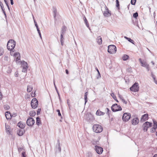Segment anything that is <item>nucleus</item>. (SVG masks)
<instances>
[{
  "label": "nucleus",
  "instance_id": "25",
  "mask_svg": "<svg viewBox=\"0 0 157 157\" xmlns=\"http://www.w3.org/2000/svg\"><path fill=\"white\" fill-rule=\"evenodd\" d=\"M63 35L64 34H60V41L61 43V44L62 46L63 45L64 43V38L63 37Z\"/></svg>",
  "mask_w": 157,
  "mask_h": 157
},
{
  "label": "nucleus",
  "instance_id": "37",
  "mask_svg": "<svg viewBox=\"0 0 157 157\" xmlns=\"http://www.w3.org/2000/svg\"><path fill=\"white\" fill-rule=\"evenodd\" d=\"M133 16L134 17L136 18L138 16V13L137 12L134 13Z\"/></svg>",
  "mask_w": 157,
  "mask_h": 157
},
{
  "label": "nucleus",
  "instance_id": "46",
  "mask_svg": "<svg viewBox=\"0 0 157 157\" xmlns=\"http://www.w3.org/2000/svg\"><path fill=\"white\" fill-rule=\"evenodd\" d=\"M56 111L58 113V115L59 116H61V114L60 113V110L59 109H57L56 110Z\"/></svg>",
  "mask_w": 157,
  "mask_h": 157
},
{
  "label": "nucleus",
  "instance_id": "44",
  "mask_svg": "<svg viewBox=\"0 0 157 157\" xmlns=\"http://www.w3.org/2000/svg\"><path fill=\"white\" fill-rule=\"evenodd\" d=\"M151 76L153 78L154 80H155L156 79L155 76L152 74V72L151 74Z\"/></svg>",
  "mask_w": 157,
  "mask_h": 157
},
{
  "label": "nucleus",
  "instance_id": "13",
  "mask_svg": "<svg viewBox=\"0 0 157 157\" xmlns=\"http://www.w3.org/2000/svg\"><path fill=\"white\" fill-rule=\"evenodd\" d=\"M139 120L137 117L134 118L132 119V124L135 125L137 124L139 122Z\"/></svg>",
  "mask_w": 157,
  "mask_h": 157
},
{
  "label": "nucleus",
  "instance_id": "16",
  "mask_svg": "<svg viewBox=\"0 0 157 157\" xmlns=\"http://www.w3.org/2000/svg\"><path fill=\"white\" fill-rule=\"evenodd\" d=\"M26 125L25 123H22V122L20 121L17 124V126L21 129H24Z\"/></svg>",
  "mask_w": 157,
  "mask_h": 157
},
{
  "label": "nucleus",
  "instance_id": "33",
  "mask_svg": "<svg viewBox=\"0 0 157 157\" xmlns=\"http://www.w3.org/2000/svg\"><path fill=\"white\" fill-rule=\"evenodd\" d=\"M141 66L144 67H146L147 65H148L147 63L145 62H143L141 63Z\"/></svg>",
  "mask_w": 157,
  "mask_h": 157
},
{
  "label": "nucleus",
  "instance_id": "31",
  "mask_svg": "<svg viewBox=\"0 0 157 157\" xmlns=\"http://www.w3.org/2000/svg\"><path fill=\"white\" fill-rule=\"evenodd\" d=\"M36 115V112L34 111H31L29 112V115L31 116H34Z\"/></svg>",
  "mask_w": 157,
  "mask_h": 157
},
{
  "label": "nucleus",
  "instance_id": "54",
  "mask_svg": "<svg viewBox=\"0 0 157 157\" xmlns=\"http://www.w3.org/2000/svg\"><path fill=\"white\" fill-rule=\"evenodd\" d=\"M106 109L107 110V113L109 114V113L111 112V111L109 110V109L108 108H106Z\"/></svg>",
  "mask_w": 157,
  "mask_h": 157
},
{
  "label": "nucleus",
  "instance_id": "42",
  "mask_svg": "<svg viewBox=\"0 0 157 157\" xmlns=\"http://www.w3.org/2000/svg\"><path fill=\"white\" fill-rule=\"evenodd\" d=\"M14 56L17 57L18 56H20V53L18 52H16L14 54Z\"/></svg>",
  "mask_w": 157,
  "mask_h": 157
},
{
  "label": "nucleus",
  "instance_id": "36",
  "mask_svg": "<svg viewBox=\"0 0 157 157\" xmlns=\"http://www.w3.org/2000/svg\"><path fill=\"white\" fill-rule=\"evenodd\" d=\"M95 69L97 70V72H98V76L97 78H100L101 77L100 74V72H99L98 70V69L97 68V67H96L95 68Z\"/></svg>",
  "mask_w": 157,
  "mask_h": 157
},
{
  "label": "nucleus",
  "instance_id": "30",
  "mask_svg": "<svg viewBox=\"0 0 157 157\" xmlns=\"http://www.w3.org/2000/svg\"><path fill=\"white\" fill-rule=\"evenodd\" d=\"M84 21L86 26L88 28H89V23H88V22L87 20L86 19V17H84Z\"/></svg>",
  "mask_w": 157,
  "mask_h": 157
},
{
  "label": "nucleus",
  "instance_id": "5",
  "mask_svg": "<svg viewBox=\"0 0 157 157\" xmlns=\"http://www.w3.org/2000/svg\"><path fill=\"white\" fill-rule=\"evenodd\" d=\"M130 89L131 91L135 92L139 91V87L138 83L137 82H135L130 88Z\"/></svg>",
  "mask_w": 157,
  "mask_h": 157
},
{
  "label": "nucleus",
  "instance_id": "3",
  "mask_svg": "<svg viewBox=\"0 0 157 157\" xmlns=\"http://www.w3.org/2000/svg\"><path fill=\"white\" fill-rule=\"evenodd\" d=\"M117 51V48L116 46L113 45H110L108 46V52L110 54L115 53Z\"/></svg>",
  "mask_w": 157,
  "mask_h": 157
},
{
  "label": "nucleus",
  "instance_id": "2",
  "mask_svg": "<svg viewBox=\"0 0 157 157\" xmlns=\"http://www.w3.org/2000/svg\"><path fill=\"white\" fill-rule=\"evenodd\" d=\"M93 130L96 133H100L101 132L103 129L102 126L98 124H95L93 127Z\"/></svg>",
  "mask_w": 157,
  "mask_h": 157
},
{
  "label": "nucleus",
  "instance_id": "12",
  "mask_svg": "<svg viewBox=\"0 0 157 157\" xmlns=\"http://www.w3.org/2000/svg\"><path fill=\"white\" fill-rule=\"evenodd\" d=\"M148 114H144L142 116L140 121L144 122L148 119Z\"/></svg>",
  "mask_w": 157,
  "mask_h": 157
},
{
  "label": "nucleus",
  "instance_id": "22",
  "mask_svg": "<svg viewBox=\"0 0 157 157\" xmlns=\"http://www.w3.org/2000/svg\"><path fill=\"white\" fill-rule=\"evenodd\" d=\"M96 113L97 115L101 116L104 115L105 113L101 111L99 109H98Z\"/></svg>",
  "mask_w": 157,
  "mask_h": 157
},
{
  "label": "nucleus",
  "instance_id": "60",
  "mask_svg": "<svg viewBox=\"0 0 157 157\" xmlns=\"http://www.w3.org/2000/svg\"><path fill=\"white\" fill-rule=\"evenodd\" d=\"M35 26H36L37 30H38V29H39V28H38V25L37 24V23H36L35 24Z\"/></svg>",
  "mask_w": 157,
  "mask_h": 157
},
{
  "label": "nucleus",
  "instance_id": "8",
  "mask_svg": "<svg viewBox=\"0 0 157 157\" xmlns=\"http://www.w3.org/2000/svg\"><path fill=\"white\" fill-rule=\"evenodd\" d=\"M152 123L148 121L144 123L143 125V129L144 131H147V129L152 126Z\"/></svg>",
  "mask_w": 157,
  "mask_h": 157
},
{
  "label": "nucleus",
  "instance_id": "17",
  "mask_svg": "<svg viewBox=\"0 0 157 157\" xmlns=\"http://www.w3.org/2000/svg\"><path fill=\"white\" fill-rule=\"evenodd\" d=\"M56 151H58L60 152L61 151V148L60 146V142L59 140H58V143L56 145Z\"/></svg>",
  "mask_w": 157,
  "mask_h": 157
},
{
  "label": "nucleus",
  "instance_id": "1",
  "mask_svg": "<svg viewBox=\"0 0 157 157\" xmlns=\"http://www.w3.org/2000/svg\"><path fill=\"white\" fill-rule=\"evenodd\" d=\"M15 45L16 42L13 40H10L7 43V48L9 50H12L15 48Z\"/></svg>",
  "mask_w": 157,
  "mask_h": 157
},
{
  "label": "nucleus",
  "instance_id": "23",
  "mask_svg": "<svg viewBox=\"0 0 157 157\" xmlns=\"http://www.w3.org/2000/svg\"><path fill=\"white\" fill-rule=\"evenodd\" d=\"M5 127L6 132H7L8 134H10V126L7 125L6 124H5Z\"/></svg>",
  "mask_w": 157,
  "mask_h": 157
},
{
  "label": "nucleus",
  "instance_id": "57",
  "mask_svg": "<svg viewBox=\"0 0 157 157\" xmlns=\"http://www.w3.org/2000/svg\"><path fill=\"white\" fill-rule=\"evenodd\" d=\"M153 124H153V126H154L155 125H157V122L155 121H153Z\"/></svg>",
  "mask_w": 157,
  "mask_h": 157
},
{
  "label": "nucleus",
  "instance_id": "41",
  "mask_svg": "<svg viewBox=\"0 0 157 157\" xmlns=\"http://www.w3.org/2000/svg\"><path fill=\"white\" fill-rule=\"evenodd\" d=\"M87 95H84V100H85V104H86V103L87 101Z\"/></svg>",
  "mask_w": 157,
  "mask_h": 157
},
{
  "label": "nucleus",
  "instance_id": "61",
  "mask_svg": "<svg viewBox=\"0 0 157 157\" xmlns=\"http://www.w3.org/2000/svg\"><path fill=\"white\" fill-rule=\"evenodd\" d=\"M4 59L7 61L8 60V57L7 56H6L4 57Z\"/></svg>",
  "mask_w": 157,
  "mask_h": 157
},
{
  "label": "nucleus",
  "instance_id": "6",
  "mask_svg": "<svg viewBox=\"0 0 157 157\" xmlns=\"http://www.w3.org/2000/svg\"><path fill=\"white\" fill-rule=\"evenodd\" d=\"M32 107L34 109L36 108L38 105V102L36 98H33L31 103Z\"/></svg>",
  "mask_w": 157,
  "mask_h": 157
},
{
  "label": "nucleus",
  "instance_id": "53",
  "mask_svg": "<svg viewBox=\"0 0 157 157\" xmlns=\"http://www.w3.org/2000/svg\"><path fill=\"white\" fill-rule=\"evenodd\" d=\"M146 69H147V71H148L149 70V65H147V66H146Z\"/></svg>",
  "mask_w": 157,
  "mask_h": 157
},
{
  "label": "nucleus",
  "instance_id": "9",
  "mask_svg": "<svg viewBox=\"0 0 157 157\" xmlns=\"http://www.w3.org/2000/svg\"><path fill=\"white\" fill-rule=\"evenodd\" d=\"M35 120L32 117H29L27 119L26 124L29 126H32L35 123Z\"/></svg>",
  "mask_w": 157,
  "mask_h": 157
},
{
  "label": "nucleus",
  "instance_id": "21",
  "mask_svg": "<svg viewBox=\"0 0 157 157\" xmlns=\"http://www.w3.org/2000/svg\"><path fill=\"white\" fill-rule=\"evenodd\" d=\"M53 12L54 17L55 19L56 18V14L57 12L56 8V7H54L53 8Z\"/></svg>",
  "mask_w": 157,
  "mask_h": 157
},
{
  "label": "nucleus",
  "instance_id": "64",
  "mask_svg": "<svg viewBox=\"0 0 157 157\" xmlns=\"http://www.w3.org/2000/svg\"><path fill=\"white\" fill-rule=\"evenodd\" d=\"M10 3H11V5H13V0L10 1Z\"/></svg>",
  "mask_w": 157,
  "mask_h": 157
},
{
  "label": "nucleus",
  "instance_id": "34",
  "mask_svg": "<svg viewBox=\"0 0 157 157\" xmlns=\"http://www.w3.org/2000/svg\"><path fill=\"white\" fill-rule=\"evenodd\" d=\"M4 52V50L1 47H0V56L2 55Z\"/></svg>",
  "mask_w": 157,
  "mask_h": 157
},
{
  "label": "nucleus",
  "instance_id": "18",
  "mask_svg": "<svg viewBox=\"0 0 157 157\" xmlns=\"http://www.w3.org/2000/svg\"><path fill=\"white\" fill-rule=\"evenodd\" d=\"M67 29V27L64 25L62 26L61 31V34H64L66 33Z\"/></svg>",
  "mask_w": 157,
  "mask_h": 157
},
{
  "label": "nucleus",
  "instance_id": "47",
  "mask_svg": "<svg viewBox=\"0 0 157 157\" xmlns=\"http://www.w3.org/2000/svg\"><path fill=\"white\" fill-rule=\"evenodd\" d=\"M22 156L23 157H26L25 155V151H23L22 153Z\"/></svg>",
  "mask_w": 157,
  "mask_h": 157
},
{
  "label": "nucleus",
  "instance_id": "51",
  "mask_svg": "<svg viewBox=\"0 0 157 157\" xmlns=\"http://www.w3.org/2000/svg\"><path fill=\"white\" fill-rule=\"evenodd\" d=\"M40 111H41L40 109H38L37 111V115H38L40 114Z\"/></svg>",
  "mask_w": 157,
  "mask_h": 157
},
{
  "label": "nucleus",
  "instance_id": "19",
  "mask_svg": "<svg viewBox=\"0 0 157 157\" xmlns=\"http://www.w3.org/2000/svg\"><path fill=\"white\" fill-rule=\"evenodd\" d=\"M21 66L22 67L28 68V63L27 62L23 61L21 62Z\"/></svg>",
  "mask_w": 157,
  "mask_h": 157
},
{
  "label": "nucleus",
  "instance_id": "58",
  "mask_svg": "<svg viewBox=\"0 0 157 157\" xmlns=\"http://www.w3.org/2000/svg\"><path fill=\"white\" fill-rule=\"evenodd\" d=\"M35 92L34 93H32L31 94V96H32V97H34L35 96Z\"/></svg>",
  "mask_w": 157,
  "mask_h": 157
},
{
  "label": "nucleus",
  "instance_id": "26",
  "mask_svg": "<svg viewBox=\"0 0 157 157\" xmlns=\"http://www.w3.org/2000/svg\"><path fill=\"white\" fill-rule=\"evenodd\" d=\"M119 97L120 98L122 101L125 104H126L127 103V102L123 98V97L120 94H118Z\"/></svg>",
  "mask_w": 157,
  "mask_h": 157
},
{
  "label": "nucleus",
  "instance_id": "50",
  "mask_svg": "<svg viewBox=\"0 0 157 157\" xmlns=\"http://www.w3.org/2000/svg\"><path fill=\"white\" fill-rule=\"evenodd\" d=\"M8 70L7 71V73H11V69L10 68H9V67H8Z\"/></svg>",
  "mask_w": 157,
  "mask_h": 157
},
{
  "label": "nucleus",
  "instance_id": "40",
  "mask_svg": "<svg viewBox=\"0 0 157 157\" xmlns=\"http://www.w3.org/2000/svg\"><path fill=\"white\" fill-rule=\"evenodd\" d=\"M22 72H26L27 71V69L28 68H25V67H22Z\"/></svg>",
  "mask_w": 157,
  "mask_h": 157
},
{
  "label": "nucleus",
  "instance_id": "32",
  "mask_svg": "<svg viewBox=\"0 0 157 157\" xmlns=\"http://www.w3.org/2000/svg\"><path fill=\"white\" fill-rule=\"evenodd\" d=\"M111 95L115 100L117 102H118V101L117 99L116 96L113 93H111Z\"/></svg>",
  "mask_w": 157,
  "mask_h": 157
},
{
  "label": "nucleus",
  "instance_id": "15",
  "mask_svg": "<svg viewBox=\"0 0 157 157\" xmlns=\"http://www.w3.org/2000/svg\"><path fill=\"white\" fill-rule=\"evenodd\" d=\"M5 115L7 119H11L12 117L11 114L9 111L6 112L5 113Z\"/></svg>",
  "mask_w": 157,
  "mask_h": 157
},
{
  "label": "nucleus",
  "instance_id": "52",
  "mask_svg": "<svg viewBox=\"0 0 157 157\" xmlns=\"http://www.w3.org/2000/svg\"><path fill=\"white\" fill-rule=\"evenodd\" d=\"M2 95L1 91H0V100H1L2 98Z\"/></svg>",
  "mask_w": 157,
  "mask_h": 157
},
{
  "label": "nucleus",
  "instance_id": "48",
  "mask_svg": "<svg viewBox=\"0 0 157 157\" xmlns=\"http://www.w3.org/2000/svg\"><path fill=\"white\" fill-rule=\"evenodd\" d=\"M127 71L128 72H131L132 71V69L131 67H129L127 69Z\"/></svg>",
  "mask_w": 157,
  "mask_h": 157
},
{
  "label": "nucleus",
  "instance_id": "35",
  "mask_svg": "<svg viewBox=\"0 0 157 157\" xmlns=\"http://www.w3.org/2000/svg\"><path fill=\"white\" fill-rule=\"evenodd\" d=\"M116 0V6L119 9V6H120V4H119V2L118 1V0Z\"/></svg>",
  "mask_w": 157,
  "mask_h": 157
},
{
  "label": "nucleus",
  "instance_id": "20",
  "mask_svg": "<svg viewBox=\"0 0 157 157\" xmlns=\"http://www.w3.org/2000/svg\"><path fill=\"white\" fill-rule=\"evenodd\" d=\"M99 45H101L102 43V40L101 36H98L96 39Z\"/></svg>",
  "mask_w": 157,
  "mask_h": 157
},
{
  "label": "nucleus",
  "instance_id": "24",
  "mask_svg": "<svg viewBox=\"0 0 157 157\" xmlns=\"http://www.w3.org/2000/svg\"><path fill=\"white\" fill-rule=\"evenodd\" d=\"M157 128V125H155L150 129V132L153 133L156 131V129Z\"/></svg>",
  "mask_w": 157,
  "mask_h": 157
},
{
  "label": "nucleus",
  "instance_id": "10",
  "mask_svg": "<svg viewBox=\"0 0 157 157\" xmlns=\"http://www.w3.org/2000/svg\"><path fill=\"white\" fill-rule=\"evenodd\" d=\"M94 149L97 153L99 154H101L103 151V148L98 146H95Z\"/></svg>",
  "mask_w": 157,
  "mask_h": 157
},
{
  "label": "nucleus",
  "instance_id": "39",
  "mask_svg": "<svg viewBox=\"0 0 157 157\" xmlns=\"http://www.w3.org/2000/svg\"><path fill=\"white\" fill-rule=\"evenodd\" d=\"M136 0H131V3L132 5H135Z\"/></svg>",
  "mask_w": 157,
  "mask_h": 157
},
{
  "label": "nucleus",
  "instance_id": "38",
  "mask_svg": "<svg viewBox=\"0 0 157 157\" xmlns=\"http://www.w3.org/2000/svg\"><path fill=\"white\" fill-rule=\"evenodd\" d=\"M4 108L6 110H8L10 108V107L9 105H4Z\"/></svg>",
  "mask_w": 157,
  "mask_h": 157
},
{
  "label": "nucleus",
  "instance_id": "63",
  "mask_svg": "<svg viewBox=\"0 0 157 157\" xmlns=\"http://www.w3.org/2000/svg\"><path fill=\"white\" fill-rule=\"evenodd\" d=\"M65 72H66V74H69L68 71V70L67 69H66L65 70Z\"/></svg>",
  "mask_w": 157,
  "mask_h": 157
},
{
  "label": "nucleus",
  "instance_id": "62",
  "mask_svg": "<svg viewBox=\"0 0 157 157\" xmlns=\"http://www.w3.org/2000/svg\"><path fill=\"white\" fill-rule=\"evenodd\" d=\"M3 11V12L4 14V15L6 17V13L5 11L4 10H2Z\"/></svg>",
  "mask_w": 157,
  "mask_h": 157
},
{
  "label": "nucleus",
  "instance_id": "56",
  "mask_svg": "<svg viewBox=\"0 0 157 157\" xmlns=\"http://www.w3.org/2000/svg\"><path fill=\"white\" fill-rule=\"evenodd\" d=\"M22 148L21 147H19V148H18V151L19 152L21 151H22Z\"/></svg>",
  "mask_w": 157,
  "mask_h": 157
},
{
  "label": "nucleus",
  "instance_id": "59",
  "mask_svg": "<svg viewBox=\"0 0 157 157\" xmlns=\"http://www.w3.org/2000/svg\"><path fill=\"white\" fill-rule=\"evenodd\" d=\"M4 0L5 2V4H6V6L8 5V2H7V1H6V0Z\"/></svg>",
  "mask_w": 157,
  "mask_h": 157
},
{
  "label": "nucleus",
  "instance_id": "43",
  "mask_svg": "<svg viewBox=\"0 0 157 157\" xmlns=\"http://www.w3.org/2000/svg\"><path fill=\"white\" fill-rule=\"evenodd\" d=\"M127 40L130 42L131 43H132V44H133V42H134V41L132 40L131 38H127Z\"/></svg>",
  "mask_w": 157,
  "mask_h": 157
},
{
  "label": "nucleus",
  "instance_id": "55",
  "mask_svg": "<svg viewBox=\"0 0 157 157\" xmlns=\"http://www.w3.org/2000/svg\"><path fill=\"white\" fill-rule=\"evenodd\" d=\"M0 6H1V7L2 10H5L4 7L3 5V4H2V5H1Z\"/></svg>",
  "mask_w": 157,
  "mask_h": 157
},
{
  "label": "nucleus",
  "instance_id": "49",
  "mask_svg": "<svg viewBox=\"0 0 157 157\" xmlns=\"http://www.w3.org/2000/svg\"><path fill=\"white\" fill-rule=\"evenodd\" d=\"M20 60V56H17L16 59V62H17V61Z\"/></svg>",
  "mask_w": 157,
  "mask_h": 157
},
{
  "label": "nucleus",
  "instance_id": "27",
  "mask_svg": "<svg viewBox=\"0 0 157 157\" xmlns=\"http://www.w3.org/2000/svg\"><path fill=\"white\" fill-rule=\"evenodd\" d=\"M32 89L33 87L32 86L30 85H29L28 86L27 90L28 92H30L32 90Z\"/></svg>",
  "mask_w": 157,
  "mask_h": 157
},
{
  "label": "nucleus",
  "instance_id": "28",
  "mask_svg": "<svg viewBox=\"0 0 157 157\" xmlns=\"http://www.w3.org/2000/svg\"><path fill=\"white\" fill-rule=\"evenodd\" d=\"M36 123L38 125H39L41 124V122L40 118L39 117L36 118Z\"/></svg>",
  "mask_w": 157,
  "mask_h": 157
},
{
  "label": "nucleus",
  "instance_id": "11",
  "mask_svg": "<svg viewBox=\"0 0 157 157\" xmlns=\"http://www.w3.org/2000/svg\"><path fill=\"white\" fill-rule=\"evenodd\" d=\"M105 11H104L103 14L105 17H109L111 16V13L107 6H105Z\"/></svg>",
  "mask_w": 157,
  "mask_h": 157
},
{
  "label": "nucleus",
  "instance_id": "4",
  "mask_svg": "<svg viewBox=\"0 0 157 157\" xmlns=\"http://www.w3.org/2000/svg\"><path fill=\"white\" fill-rule=\"evenodd\" d=\"M111 109L113 112L120 111L122 110L121 106L117 104H113L111 107Z\"/></svg>",
  "mask_w": 157,
  "mask_h": 157
},
{
  "label": "nucleus",
  "instance_id": "29",
  "mask_svg": "<svg viewBox=\"0 0 157 157\" xmlns=\"http://www.w3.org/2000/svg\"><path fill=\"white\" fill-rule=\"evenodd\" d=\"M129 56L127 55H124L123 56L122 58L124 60H126L128 59Z\"/></svg>",
  "mask_w": 157,
  "mask_h": 157
},
{
  "label": "nucleus",
  "instance_id": "14",
  "mask_svg": "<svg viewBox=\"0 0 157 157\" xmlns=\"http://www.w3.org/2000/svg\"><path fill=\"white\" fill-rule=\"evenodd\" d=\"M25 132L24 129H20L17 131V133L18 136H21L23 135Z\"/></svg>",
  "mask_w": 157,
  "mask_h": 157
},
{
  "label": "nucleus",
  "instance_id": "7",
  "mask_svg": "<svg viewBox=\"0 0 157 157\" xmlns=\"http://www.w3.org/2000/svg\"><path fill=\"white\" fill-rule=\"evenodd\" d=\"M131 117V114L130 113H124L122 117V119L124 121H127L130 119Z\"/></svg>",
  "mask_w": 157,
  "mask_h": 157
},
{
  "label": "nucleus",
  "instance_id": "45",
  "mask_svg": "<svg viewBox=\"0 0 157 157\" xmlns=\"http://www.w3.org/2000/svg\"><path fill=\"white\" fill-rule=\"evenodd\" d=\"M37 31L38 32V33L39 34V36H40V38H41V39H42L41 34L40 32V30L39 29H38V30H37Z\"/></svg>",
  "mask_w": 157,
  "mask_h": 157
}]
</instances>
